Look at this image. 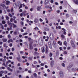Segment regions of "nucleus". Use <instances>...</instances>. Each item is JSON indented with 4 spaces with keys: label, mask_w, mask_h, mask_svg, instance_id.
Here are the masks:
<instances>
[{
    "label": "nucleus",
    "mask_w": 78,
    "mask_h": 78,
    "mask_svg": "<svg viewBox=\"0 0 78 78\" xmlns=\"http://www.w3.org/2000/svg\"><path fill=\"white\" fill-rule=\"evenodd\" d=\"M59 75L61 78H63V77L64 76V73H63V72L60 71L59 72Z\"/></svg>",
    "instance_id": "nucleus-1"
},
{
    "label": "nucleus",
    "mask_w": 78,
    "mask_h": 78,
    "mask_svg": "<svg viewBox=\"0 0 78 78\" xmlns=\"http://www.w3.org/2000/svg\"><path fill=\"white\" fill-rule=\"evenodd\" d=\"M45 46L46 47L45 53L47 54V53H48V46H47V44H46Z\"/></svg>",
    "instance_id": "nucleus-2"
},
{
    "label": "nucleus",
    "mask_w": 78,
    "mask_h": 78,
    "mask_svg": "<svg viewBox=\"0 0 78 78\" xmlns=\"http://www.w3.org/2000/svg\"><path fill=\"white\" fill-rule=\"evenodd\" d=\"M52 45L55 48H56V41H53L52 43Z\"/></svg>",
    "instance_id": "nucleus-3"
},
{
    "label": "nucleus",
    "mask_w": 78,
    "mask_h": 78,
    "mask_svg": "<svg viewBox=\"0 0 78 78\" xmlns=\"http://www.w3.org/2000/svg\"><path fill=\"white\" fill-rule=\"evenodd\" d=\"M7 23L8 25H9V27H12V23L9 22V21L8 20L7 21Z\"/></svg>",
    "instance_id": "nucleus-4"
},
{
    "label": "nucleus",
    "mask_w": 78,
    "mask_h": 78,
    "mask_svg": "<svg viewBox=\"0 0 78 78\" xmlns=\"http://www.w3.org/2000/svg\"><path fill=\"white\" fill-rule=\"evenodd\" d=\"M29 49L30 50H33V47L32 43H30L29 44Z\"/></svg>",
    "instance_id": "nucleus-5"
},
{
    "label": "nucleus",
    "mask_w": 78,
    "mask_h": 78,
    "mask_svg": "<svg viewBox=\"0 0 78 78\" xmlns=\"http://www.w3.org/2000/svg\"><path fill=\"white\" fill-rule=\"evenodd\" d=\"M28 41L30 42V44H33V40H31V38H28Z\"/></svg>",
    "instance_id": "nucleus-6"
},
{
    "label": "nucleus",
    "mask_w": 78,
    "mask_h": 78,
    "mask_svg": "<svg viewBox=\"0 0 78 78\" xmlns=\"http://www.w3.org/2000/svg\"><path fill=\"white\" fill-rule=\"evenodd\" d=\"M41 52L42 53H44L45 52V47L43 46L41 48Z\"/></svg>",
    "instance_id": "nucleus-7"
},
{
    "label": "nucleus",
    "mask_w": 78,
    "mask_h": 78,
    "mask_svg": "<svg viewBox=\"0 0 78 78\" xmlns=\"http://www.w3.org/2000/svg\"><path fill=\"white\" fill-rule=\"evenodd\" d=\"M41 9H42L41 8V6H38L37 7V11H41Z\"/></svg>",
    "instance_id": "nucleus-8"
},
{
    "label": "nucleus",
    "mask_w": 78,
    "mask_h": 78,
    "mask_svg": "<svg viewBox=\"0 0 78 78\" xmlns=\"http://www.w3.org/2000/svg\"><path fill=\"white\" fill-rule=\"evenodd\" d=\"M54 63L55 62L53 61H51V67H53V65H54Z\"/></svg>",
    "instance_id": "nucleus-9"
},
{
    "label": "nucleus",
    "mask_w": 78,
    "mask_h": 78,
    "mask_svg": "<svg viewBox=\"0 0 78 78\" xmlns=\"http://www.w3.org/2000/svg\"><path fill=\"white\" fill-rule=\"evenodd\" d=\"M74 2L76 5H78V0H74Z\"/></svg>",
    "instance_id": "nucleus-10"
},
{
    "label": "nucleus",
    "mask_w": 78,
    "mask_h": 78,
    "mask_svg": "<svg viewBox=\"0 0 78 78\" xmlns=\"http://www.w3.org/2000/svg\"><path fill=\"white\" fill-rule=\"evenodd\" d=\"M71 67H72V66L69 65V66L67 67V70H70Z\"/></svg>",
    "instance_id": "nucleus-11"
},
{
    "label": "nucleus",
    "mask_w": 78,
    "mask_h": 78,
    "mask_svg": "<svg viewBox=\"0 0 78 78\" xmlns=\"http://www.w3.org/2000/svg\"><path fill=\"white\" fill-rule=\"evenodd\" d=\"M9 3H10V2L9 1H7L6 2V4L7 5H8L9 4Z\"/></svg>",
    "instance_id": "nucleus-12"
},
{
    "label": "nucleus",
    "mask_w": 78,
    "mask_h": 78,
    "mask_svg": "<svg viewBox=\"0 0 78 78\" xmlns=\"http://www.w3.org/2000/svg\"><path fill=\"white\" fill-rule=\"evenodd\" d=\"M48 2H49V0H45V4L46 5H47V4H48Z\"/></svg>",
    "instance_id": "nucleus-13"
},
{
    "label": "nucleus",
    "mask_w": 78,
    "mask_h": 78,
    "mask_svg": "<svg viewBox=\"0 0 78 78\" xmlns=\"http://www.w3.org/2000/svg\"><path fill=\"white\" fill-rule=\"evenodd\" d=\"M49 43H50L49 44V48H51H51H52L51 47V41H50Z\"/></svg>",
    "instance_id": "nucleus-14"
},
{
    "label": "nucleus",
    "mask_w": 78,
    "mask_h": 78,
    "mask_svg": "<svg viewBox=\"0 0 78 78\" xmlns=\"http://www.w3.org/2000/svg\"><path fill=\"white\" fill-rule=\"evenodd\" d=\"M2 41L4 42H6L7 41V40L5 38H3L2 39Z\"/></svg>",
    "instance_id": "nucleus-15"
},
{
    "label": "nucleus",
    "mask_w": 78,
    "mask_h": 78,
    "mask_svg": "<svg viewBox=\"0 0 78 78\" xmlns=\"http://www.w3.org/2000/svg\"><path fill=\"white\" fill-rule=\"evenodd\" d=\"M11 42H13V41L12 39H10V40H9L8 41V43H9Z\"/></svg>",
    "instance_id": "nucleus-16"
},
{
    "label": "nucleus",
    "mask_w": 78,
    "mask_h": 78,
    "mask_svg": "<svg viewBox=\"0 0 78 78\" xmlns=\"http://www.w3.org/2000/svg\"><path fill=\"white\" fill-rule=\"evenodd\" d=\"M58 44H59L60 45H62V42H61V41H59L58 42Z\"/></svg>",
    "instance_id": "nucleus-17"
},
{
    "label": "nucleus",
    "mask_w": 78,
    "mask_h": 78,
    "mask_svg": "<svg viewBox=\"0 0 78 78\" xmlns=\"http://www.w3.org/2000/svg\"><path fill=\"white\" fill-rule=\"evenodd\" d=\"M34 76L35 78H37V74L35 73H34Z\"/></svg>",
    "instance_id": "nucleus-18"
},
{
    "label": "nucleus",
    "mask_w": 78,
    "mask_h": 78,
    "mask_svg": "<svg viewBox=\"0 0 78 78\" xmlns=\"http://www.w3.org/2000/svg\"><path fill=\"white\" fill-rule=\"evenodd\" d=\"M34 22L35 23H37L38 22V20L37 19H35L34 21Z\"/></svg>",
    "instance_id": "nucleus-19"
},
{
    "label": "nucleus",
    "mask_w": 78,
    "mask_h": 78,
    "mask_svg": "<svg viewBox=\"0 0 78 78\" xmlns=\"http://www.w3.org/2000/svg\"><path fill=\"white\" fill-rule=\"evenodd\" d=\"M16 59H17L18 61L19 62H20L21 61V59L20 58H19V57H17L16 58Z\"/></svg>",
    "instance_id": "nucleus-20"
},
{
    "label": "nucleus",
    "mask_w": 78,
    "mask_h": 78,
    "mask_svg": "<svg viewBox=\"0 0 78 78\" xmlns=\"http://www.w3.org/2000/svg\"><path fill=\"white\" fill-rule=\"evenodd\" d=\"M12 24L13 25V28H14L17 27V26H16V25L14 24V23H12Z\"/></svg>",
    "instance_id": "nucleus-21"
},
{
    "label": "nucleus",
    "mask_w": 78,
    "mask_h": 78,
    "mask_svg": "<svg viewBox=\"0 0 78 78\" xmlns=\"http://www.w3.org/2000/svg\"><path fill=\"white\" fill-rule=\"evenodd\" d=\"M61 37H62V39H64L66 37L64 36L63 35H61Z\"/></svg>",
    "instance_id": "nucleus-22"
},
{
    "label": "nucleus",
    "mask_w": 78,
    "mask_h": 78,
    "mask_svg": "<svg viewBox=\"0 0 78 78\" xmlns=\"http://www.w3.org/2000/svg\"><path fill=\"white\" fill-rule=\"evenodd\" d=\"M28 59L29 60V61H31L32 59H33V58L29 57L28 58Z\"/></svg>",
    "instance_id": "nucleus-23"
},
{
    "label": "nucleus",
    "mask_w": 78,
    "mask_h": 78,
    "mask_svg": "<svg viewBox=\"0 0 78 78\" xmlns=\"http://www.w3.org/2000/svg\"><path fill=\"white\" fill-rule=\"evenodd\" d=\"M61 65L63 67H65V64L64 63H62L61 64Z\"/></svg>",
    "instance_id": "nucleus-24"
},
{
    "label": "nucleus",
    "mask_w": 78,
    "mask_h": 78,
    "mask_svg": "<svg viewBox=\"0 0 78 78\" xmlns=\"http://www.w3.org/2000/svg\"><path fill=\"white\" fill-rule=\"evenodd\" d=\"M1 6H2L3 8H5V5L4 4H1L0 5Z\"/></svg>",
    "instance_id": "nucleus-25"
},
{
    "label": "nucleus",
    "mask_w": 78,
    "mask_h": 78,
    "mask_svg": "<svg viewBox=\"0 0 78 78\" xmlns=\"http://www.w3.org/2000/svg\"><path fill=\"white\" fill-rule=\"evenodd\" d=\"M45 31H49V29L48 28H46L44 29Z\"/></svg>",
    "instance_id": "nucleus-26"
},
{
    "label": "nucleus",
    "mask_w": 78,
    "mask_h": 78,
    "mask_svg": "<svg viewBox=\"0 0 78 78\" xmlns=\"http://www.w3.org/2000/svg\"><path fill=\"white\" fill-rule=\"evenodd\" d=\"M3 46L4 47H5V48L8 47V46H6V44L5 43L4 44Z\"/></svg>",
    "instance_id": "nucleus-27"
},
{
    "label": "nucleus",
    "mask_w": 78,
    "mask_h": 78,
    "mask_svg": "<svg viewBox=\"0 0 78 78\" xmlns=\"http://www.w3.org/2000/svg\"><path fill=\"white\" fill-rule=\"evenodd\" d=\"M39 44L40 45L42 46V45H43V43L42 42H40L39 43Z\"/></svg>",
    "instance_id": "nucleus-28"
},
{
    "label": "nucleus",
    "mask_w": 78,
    "mask_h": 78,
    "mask_svg": "<svg viewBox=\"0 0 78 78\" xmlns=\"http://www.w3.org/2000/svg\"><path fill=\"white\" fill-rule=\"evenodd\" d=\"M50 9H51L50 10H49V12H50L51 11H53V10H52V7H49Z\"/></svg>",
    "instance_id": "nucleus-29"
},
{
    "label": "nucleus",
    "mask_w": 78,
    "mask_h": 78,
    "mask_svg": "<svg viewBox=\"0 0 78 78\" xmlns=\"http://www.w3.org/2000/svg\"><path fill=\"white\" fill-rule=\"evenodd\" d=\"M27 59H25L24 60H23L22 61V62L23 63H24V62H27Z\"/></svg>",
    "instance_id": "nucleus-30"
},
{
    "label": "nucleus",
    "mask_w": 78,
    "mask_h": 78,
    "mask_svg": "<svg viewBox=\"0 0 78 78\" xmlns=\"http://www.w3.org/2000/svg\"><path fill=\"white\" fill-rule=\"evenodd\" d=\"M5 18L6 19V20H9V18L8 17L7 15L5 16Z\"/></svg>",
    "instance_id": "nucleus-31"
},
{
    "label": "nucleus",
    "mask_w": 78,
    "mask_h": 78,
    "mask_svg": "<svg viewBox=\"0 0 78 78\" xmlns=\"http://www.w3.org/2000/svg\"><path fill=\"white\" fill-rule=\"evenodd\" d=\"M72 46L73 47V48H75L76 47V46L75 45V44H72Z\"/></svg>",
    "instance_id": "nucleus-32"
},
{
    "label": "nucleus",
    "mask_w": 78,
    "mask_h": 78,
    "mask_svg": "<svg viewBox=\"0 0 78 78\" xmlns=\"http://www.w3.org/2000/svg\"><path fill=\"white\" fill-rule=\"evenodd\" d=\"M2 24H5V23H6V22H5V20H2Z\"/></svg>",
    "instance_id": "nucleus-33"
},
{
    "label": "nucleus",
    "mask_w": 78,
    "mask_h": 78,
    "mask_svg": "<svg viewBox=\"0 0 78 78\" xmlns=\"http://www.w3.org/2000/svg\"><path fill=\"white\" fill-rule=\"evenodd\" d=\"M23 16L24 17H25L26 16V13H25L24 12H23Z\"/></svg>",
    "instance_id": "nucleus-34"
},
{
    "label": "nucleus",
    "mask_w": 78,
    "mask_h": 78,
    "mask_svg": "<svg viewBox=\"0 0 78 78\" xmlns=\"http://www.w3.org/2000/svg\"><path fill=\"white\" fill-rule=\"evenodd\" d=\"M20 23L21 24V25H22V26H23V22L21 21Z\"/></svg>",
    "instance_id": "nucleus-35"
},
{
    "label": "nucleus",
    "mask_w": 78,
    "mask_h": 78,
    "mask_svg": "<svg viewBox=\"0 0 78 78\" xmlns=\"http://www.w3.org/2000/svg\"><path fill=\"white\" fill-rule=\"evenodd\" d=\"M63 44L65 45H67V42L66 41H64Z\"/></svg>",
    "instance_id": "nucleus-36"
},
{
    "label": "nucleus",
    "mask_w": 78,
    "mask_h": 78,
    "mask_svg": "<svg viewBox=\"0 0 78 78\" xmlns=\"http://www.w3.org/2000/svg\"><path fill=\"white\" fill-rule=\"evenodd\" d=\"M8 39H11V35H10V34H9L8 35Z\"/></svg>",
    "instance_id": "nucleus-37"
},
{
    "label": "nucleus",
    "mask_w": 78,
    "mask_h": 78,
    "mask_svg": "<svg viewBox=\"0 0 78 78\" xmlns=\"http://www.w3.org/2000/svg\"><path fill=\"white\" fill-rule=\"evenodd\" d=\"M52 55H53V54H52V53L50 52V54L49 55V56L50 57H51V56H52Z\"/></svg>",
    "instance_id": "nucleus-38"
},
{
    "label": "nucleus",
    "mask_w": 78,
    "mask_h": 78,
    "mask_svg": "<svg viewBox=\"0 0 78 78\" xmlns=\"http://www.w3.org/2000/svg\"><path fill=\"white\" fill-rule=\"evenodd\" d=\"M50 36L53 37V34H52V33H50Z\"/></svg>",
    "instance_id": "nucleus-39"
},
{
    "label": "nucleus",
    "mask_w": 78,
    "mask_h": 78,
    "mask_svg": "<svg viewBox=\"0 0 78 78\" xmlns=\"http://www.w3.org/2000/svg\"><path fill=\"white\" fill-rule=\"evenodd\" d=\"M58 55H59V52H57L56 53V56H58Z\"/></svg>",
    "instance_id": "nucleus-40"
},
{
    "label": "nucleus",
    "mask_w": 78,
    "mask_h": 78,
    "mask_svg": "<svg viewBox=\"0 0 78 78\" xmlns=\"http://www.w3.org/2000/svg\"><path fill=\"white\" fill-rule=\"evenodd\" d=\"M9 16H10V17H12V15L10 13L9 14Z\"/></svg>",
    "instance_id": "nucleus-41"
},
{
    "label": "nucleus",
    "mask_w": 78,
    "mask_h": 78,
    "mask_svg": "<svg viewBox=\"0 0 78 78\" xmlns=\"http://www.w3.org/2000/svg\"><path fill=\"white\" fill-rule=\"evenodd\" d=\"M64 55H67V52L66 51H64Z\"/></svg>",
    "instance_id": "nucleus-42"
},
{
    "label": "nucleus",
    "mask_w": 78,
    "mask_h": 78,
    "mask_svg": "<svg viewBox=\"0 0 78 78\" xmlns=\"http://www.w3.org/2000/svg\"><path fill=\"white\" fill-rule=\"evenodd\" d=\"M4 73V71H0V73L1 74H2V73Z\"/></svg>",
    "instance_id": "nucleus-43"
},
{
    "label": "nucleus",
    "mask_w": 78,
    "mask_h": 78,
    "mask_svg": "<svg viewBox=\"0 0 78 78\" xmlns=\"http://www.w3.org/2000/svg\"><path fill=\"white\" fill-rule=\"evenodd\" d=\"M22 8V5H20L19 7V9H20V8Z\"/></svg>",
    "instance_id": "nucleus-44"
},
{
    "label": "nucleus",
    "mask_w": 78,
    "mask_h": 78,
    "mask_svg": "<svg viewBox=\"0 0 78 78\" xmlns=\"http://www.w3.org/2000/svg\"><path fill=\"white\" fill-rule=\"evenodd\" d=\"M50 2L51 3H53V2H54V1L53 0H51L50 1Z\"/></svg>",
    "instance_id": "nucleus-45"
},
{
    "label": "nucleus",
    "mask_w": 78,
    "mask_h": 78,
    "mask_svg": "<svg viewBox=\"0 0 78 78\" xmlns=\"http://www.w3.org/2000/svg\"><path fill=\"white\" fill-rule=\"evenodd\" d=\"M27 34H28V33H25L23 34V36H25V35H27Z\"/></svg>",
    "instance_id": "nucleus-46"
},
{
    "label": "nucleus",
    "mask_w": 78,
    "mask_h": 78,
    "mask_svg": "<svg viewBox=\"0 0 78 78\" xmlns=\"http://www.w3.org/2000/svg\"><path fill=\"white\" fill-rule=\"evenodd\" d=\"M10 21L11 22H12V21H13V19L12 18L10 19Z\"/></svg>",
    "instance_id": "nucleus-47"
},
{
    "label": "nucleus",
    "mask_w": 78,
    "mask_h": 78,
    "mask_svg": "<svg viewBox=\"0 0 78 78\" xmlns=\"http://www.w3.org/2000/svg\"><path fill=\"white\" fill-rule=\"evenodd\" d=\"M11 12H13L14 11V10L13 9V8H12L11 9Z\"/></svg>",
    "instance_id": "nucleus-48"
},
{
    "label": "nucleus",
    "mask_w": 78,
    "mask_h": 78,
    "mask_svg": "<svg viewBox=\"0 0 78 78\" xmlns=\"http://www.w3.org/2000/svg\"><path fill=\"white\" fill-rule=\"evenodd\" d=\"M61 12V11H60V10H57L56 11V12L57 13H59V12Z\"/></svg>",
    "instance_id": "nucleus-49"
},
{
    "label": "nucleus",
    "mask_w": 78,
    "mask_h": 78,
    "mask_svg": "<svg viewBox=\"0 0 78 78\" xmlns=\"http://www.w3.org/2000/svg\"><path fill=\"white\" fill-rule=\"evenodd\" d=\"M41 66H44V63H41Z\"/></svg>",
    "instance_id": "nucleus-50"
},
{
    "label": "nucleus",
    "mask_w": 78,
    "mask_h": 78,
    "mask_svg": "<svg viewBox=\"0 0 78 78\" xmlns=\"http://www.w3.org/2000/svg\"><path fill=\"white\" fill-rule=\"evenodd\" d=\"M55 4L56 5H59V4L58 2H55Z\"/></svg>",
    "instance_id": "nucleus-51"
},
{
    "label": "nucleus",
    "mask_w": 78,
    "mask_h": 78,
    "mask_svg": "<svg viewBox=\"0 0 78 78\" xmlns=\"http://www.w3.org/2000/svg\"><path fill=\"white\" fill-rule=\"evenodd\" d=\"M71 45L74 44L73 43V41H71Z\"/></svg>",
    "instance_id": "nucleus-52"
},
{
    "label": "nucleus",
    "mask_w": 78,
    "mask_h": 78,
    "mask_svg": "<svg viewBox=\"0 0 78 78\" xmlns=\"http://www.w3.org/2000/svg\"><path fill=\"white\" fill-rule=\"evenodd\" d=\"M66 17H69V14H66Z\"/></svg>",
    "instance_id": "nucleus-53"
},
{
    "label": "nucleus",
    "mask_w": 78,
    "mask_h": 78,
    "mask_svg": "<svg viewBox=\"0 0 78 78\" xmlns=\"http://www.w3.org/2000/svg\"><path fill=\"white\" fill-rule=\"evenodd\" d=\"M25 8L26 9H28V7L27 6H26Z\"/></svg>",
    "instance_id": "nucleus-54"
},
{
    "label": "nucleus",
    "mask_w": 78,
    "mask_h": 78,
    "mask_svg": "<svg viewBox=\"0 0 78 78\" xmlns=\"http://www.w3.org/2000/svg\"><path fill=\"white\" fill-rule=\"evenodd\" d=\"M9 45L10 47H12V43H10L9 44Z\"/></svg>",
    "instance_id": "nucleus-55"
},
{
    "label": "nucleus",
    "mask_w": 78,
    "mask_h": 78,
    "mask_svg": "<svg viewBox=\"0 0 78 78\" xmlns=\"http://www.w3.org/2000/svg\"><path fill=\"white\" fill-rule=\"evenodd\" d=\"M49 8V5H46L45 6V8Z\"/></svg>",
    "instance_id": "nucleus-56"
},
{
    "label": "nucleus",
    "mask_w": 78,
    "mask_h": 78,
    "mask_svg": "<svg viewBox=\"0 0 78 78\" xmlns=\"http://www.w3.org/2000/svg\"><path fill=\"white\" fill-rule=\"evenodd\" d=\"M62 30L64 31H66V30L64 28H62Z\"/></svg>",
    "instance_id": "nucleus-57"
},
{
    "label": "nucleus",
    "mask_w": 78,
    "mask_h": 78,
    "mask_svg": "<svg viewBox=\"0 0 78 78\" xmlns=\"http://www.w3.org/2000/svg\"><path fill=\"white\" fill-rule=\"evenodd\" d=\"M44 34V35H46L47 34V33H46V32H43Z\"/></svg>",
    "instance_id": "nucleus-58"
},
{
    "label": "nucleus",
    "mask_w": 78,
    "mask_h": 78,
    "mask_svg": "<svg viewBox=\"0 0 78 78\" xmlns=\"http://www.w3.org/2000/svg\"><path fill=\"white\" fill-rule=\"evenodd\" d=\"M14 23H17V22L16 20H15L14 22Z\"/></svg>",
    "instance_id": "nucleus-59"
},
{
    "label": "nucleus",
    "mask_w": 78,
    "mask_h": 78,
    "mask_svg": "<svg viewBox=\"0 0 78 78\" xmlns=\"http://www.w3.org/2000/svg\"><path fill=\"white\" fill-rule=\"evenodd\" d=\"M20 16H21V17H22L23 16V13H21L20 14Z\"/></svg>",
    "instance_id": "nucleus-60"
},
{
    "label": "nucleus",
    "mask_w": 78,
    "mask_h": 78,
    "mask_svg": "<svg viewBox=\"0 0 78 78\" xmlns=\"http://www.w3.org/2000/svg\"><path fill=\"white\" fill-rule=\"evenodd\" d=\"M12 75V73H9L8 74V75Z\"/></svg>",
    "instance_id": "nucleus-61"
},
{
    "label": "nucleus",
    "mask_w": 78,
    "mask_h": 78,
    "mask_svg": "<svg viewBox=\"0 0 78 78\" xmlns=\"http://www.w3.org/2000/svg\"><path fill=\"white\" fill-rule=\"evenodd\" d=\"M14 34H15V35L17 34V32L16 31L14 32Z\"/></svg>",
    "instance_id": "nucleus-62"
},
{
    "label": "nucleus",
    "mask_w": 78,
    "mask_h": 78,
    "mask_svg": "<svg viewBox=\"0 0 78 78\" xmlns=\"http://www.w3.org/2000/svg\"><path fill=\"white\" fill-rule=\"evenodd\" d=\"M21 32H23V31H24L22 29H21Z\"/></svg>",
    "instance_id": "nucleus-63"
},
{
    "label": "nucleus",
    "mask_w": 78,
    "mask_h": 78,
    "mask_svg": "<svg viewBox=\"0 0 78 78\" xmlns=\"http://www.w3.org/2000/svg\"><path fill=\"white\" fill-rule=\"evenodd\" d=\"M5 78H9V77H8V76H7V75H5Z\"/></svg>",
    "instance_id": "nucleus-64"
}]
</instances>
